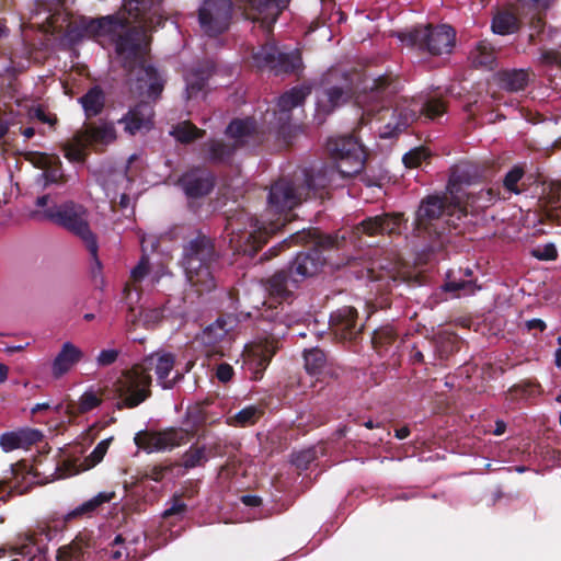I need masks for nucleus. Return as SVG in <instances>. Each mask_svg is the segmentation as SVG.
<instances>
[{
  "mask_svg": "<svg viewBox=\"0 0 561 561\" xmlns=\"http://www.w3.org/2000/svg\"><path fill=\"white\" fill-rule=\"evenodd\" d=\"M302 199L300 186H296L286 179L276 181L271 185L266 210L277 217L267 222L261 221L243 208L230 213L225 227L230 247L237 253L255 255L270 237L290 221V211Z\"/></svg>",
  "mask_w": 561,
  "mask_h": 561,
  "instance_id": "1",
  "label": "nucleus"
},
{
  "mask_svg": "<svg viewBox=\"0 0 561 561\" xmlns=\"http://www.w3.org/2000/svg\"><path fill=\"white\" fill-rule=\"evenodd\" d=\"M402 89L400 77L392 72L380 75L368 84L360 72L331 70L323 78L320 103L324 112L331 113L352 99H355L358 105L371 101L375 104L364 107V115L374 117L381 111H389V105Z\"/></svg>",
  "mask_w": 561,
  "mask_h": 561,
  "instance_id": "2",
  "label": "nucleus"
},
{
  "mask_svg": "<svg viewBox=\"0 0 561 561\" xmlns=\"http://www.w3.org/2000/svg\"><path fill=\"white\" fill-rule=\"evenodd\" d=\"M115 497V492H100L92 499L83 502L72 511L64 515L54 514L46 520L37 525L36 530L26 535L25 541L18 548V552L31 560H43L47 551L46 541L51 540L58 533L67 528L73 519L81 517H91L103 504L111 502Z\"/></svg>",
  "mask_w": 561,
  "mask_h": 561,
  "instance_id": "3",
  "label": "nucleus"
},
{
  "mask_svg": "<svg viewBox=\"0 0 561 561\" xmlns=\"http://www.w3.org/2000/svg\"><path fill=\"white\" fill-rule=\"evenodd\" d=\"M217 260L214 240L206 234L197 233L183 244L181 263L197 293H209L216 287L214 265Z\"/></svg>",
  "mask_w": 561,
  "mask_h": 561,
  "instance_id": "4",
  "label": "nucleus"
},
{
  "mask_svg": "<svg viewBox=\"0 0 561 561\" xmlns=\"http://www.w3.org/2000/svg\"><path fill=\"white\" fill-rule=\"evenodd\" d=\"M307 238H312L313 247L307 251L299 252L293 263L288 266L294 277L299 283L308 277L314 276L324 265L327 259L323 256V251L337 247V237L330 234H316L305 230L293 233L288 239L283 240L275 247H272L266 253L264 259L270 260L277 256L280 251L288 249L291 244L306 242Z\"/></svg>",
  "mask_w": 561,
  "mask_h": 561,
  "instance_id": "5",
  "label": "nucleus"
},
{
  "mask_svg": "<svg viewBox=\"0 0 561 561\" xmlns=\"http://www.w3.org/2000/svg\"><path fill=\"white\" fill-rule=\"evenodd\" d=\"M225 134L232 141L210 139L204 144L206 159L214 164L229 165L238 149L256 148L266 139L265 133L253 117L232 119Z\"/></svg>",
  "mask_w": 561,
  "mask_h": 561,
  "instance_id": "6",
  "label": "nucleus"
},
{
  "mask_svg": "<svg viewBox=\"0 0 561 561\" xmlns=\"http://www.w3.org/2000/svg\"><path fill=\"white\" fill-rule=\"evenodd\" d=\"M44 216L51 222L78 237L84 243L93 261L91 267L92 274L93 276L100 274L102 263L98 256V238L90 228L88 210L85 207L75 202H66L58 206L45 209Z\"/></svg>",
  "mask_w": 561,
  "mask_h": 561,
  "instance_id": "7",
  "label": "nucleus"
},
{
  "mask_svg": "<svg viewBox=\"0 0 561 561\" xmlns=\"http://www.w3.org/2000/svg\"><path fill=\"white\" fill-rule=\"evenodd\" d=\"M458 211V203H451L446 195L424 197L415 213L413 233L428 241L438 240L448 229L449 217Z\"/></svg>",
  "mask_w": 561,
  "mask_h": 561,
  "instance_id": "8",
  "label": "nucleus"
},
{
  "mask_svg": "<svg viewBox=\"0 0 561 561\" xmlns=\"http://www.w3.org/2000/svg\"><path fill=\"white\" fill-rule=\"evenodd\" d=\"M446 112V104L437 98L407 100L396 103L390 119L380 131L381 138H393L408 129L417 118L425 116L435 119Z\"/></svg>",
  "mask_w": 561,
  "mask_h": 561,
  "instance_id": "9",
  "label": "nucleus"
},
{
  "mask_svg": "<svg viewBox=\"0 0 561 561\" xmlns=\"http://www.w3.org/2000/svg\"><path fill=\"white\" fill-rule=\"evenodd\" d=\"M116 139L114 123L100 121L77 130L70 140L62 144V151L68 161L82 163L87 160L89 147L107 146Z\"/></svg>",
  "mask_w": 561,
  "mask_h": 561,
  "instance_id": "10",
  "label": "nucleus"
},
{
  "mask_svg": "<svg viewBox=\"0 0 561 561\" xmlns=\"http://www.w3.org/2000/svg\"><path fill=\"white\" fill-rule=\"evenodd\" d=\"M327 151L342 178H352L365 167L367 153L354 135H339L327 141Z\"/></svg>",
  "mask_w": 561,
  "mask_h": 561,
  "instance_id": "11",
  "label": "nucleus"
},
{
  "mask_svg": "<svg viewBox=\"0 0 561 561\" xmlns=\"http://www.w3.org/2000/svg\"><path fill=\"white\" fill-rule=\"evenodd\" d=\"M152 378L140 363L122 371L114 383V390L118 398L116 408L134 409L151 397Z\"/></svg>",
  "mask_w": 561,
  "mask_h": 561,
  "instance_id": "12",
  "label": "nucleus"
},
{
  "mask_svg": "<svg viewBox=\"0 0 561 561\" xmlns=\"http://www.w3.org/2000/svg\"><path fill=\"white\" fill-rule=\"evenodd\" d=\"M408 43L431 56L449 55L456 45V31L448 24H426L413 27L407 35Z\"/></svg>",
  "mask_w": 561,
  "mask_h": 561,
  "instance_id": "13",
  "label": "nucleus"
},
{
  "mask_svg": "<svg viewBox=\"0 0 561 561\" xmlns=\"http://www.w3.org/2000/svg\"><path fill=\"white\" fill-rule=\"evenodd\" d=\"M253 65L275 76H300L304 70L301 53L298 49L280 51L274 42H267L252 53Z\"/></svg>",
  "mask_w": 561,
  "mask_h": 561,
  "instance_id": "14",
  "label": "nucleus"
},
{
  "mask_svg": "<svg viewBox=\"0 0 561 561\" xmlns=\"http://www.w3.org/2000/svg\"><path fill=\"white\" fill-rule=\"evenodd\" d=\"M127 23V18L111 14L101 18H85L69 24L67 36L72 43H79L85 38L110 37L122 31Z\"/></svg>",
  "mask_w": 561,
  "mask_h": 561,
  "instance_id": "15",
  "label": "nucleus"
},
{
  "mask_svg": "<svg viewBox=\"0 0 561 561\" xmlns=\"http://www.w3.org/2000/svg\"><path fill=\"white\" fill-rule=\"evenodd\" d=\"M231 15V0H205L198 10L201 27L210 37L218 36L228 30Z\"/></svg>",
  "mask_w": 561,
  "mask_h": 561,
  "instance_id": "16",
  "label": "nucleus"
},
{
  "mask_svg": "<svg viewBox=\"0 0 561 561\" xmlns=\"http://www.w3.org/2000/svg\"><path fill=\"white\" fill-rule=\"evenodd\" d=\"M408 219L403 213H382L376 216H369L363 219L354 228L357 236H400L407 228Z\"/></svg>",
  "mask_w": 561,
  "mask_h": 561,
  "instance_id": "17",
  "label": "nucleus"
},
{
  "mask_svg": "<svg viewBox=\"0 0 561 561\" xmlns=\"http://www.w3.org/2000/svg\"><path fill=\"white\" fill-rule=\"evenodd\" d=\"M263 306L260 317L272 324L271 332L274 336H284L301 320L300 312L295 310L290 301H268Z\"/></svg>",
  "mask_w": 561,
  "mask_h": 561,
  "instance_id": "18",
  "label": "nucleus"
},
{
  "mask_svg": "<svg viewBox=\"0 0 561 561\" xmlns=\"http://www.w3.org/2000/svg\"><path fill=\"white\" fill-rule=\"evenodd\" d=\"M126 26L110 38L115 43L116 54L123 58V67L131 70L137 61L140 60L142 51L141 46L145 39V33L137 27Z\"/></svg>",
  "mask_w": 561,
  "mask_h": 561,
  "instance_id": "19",
  "label": "nucleus"
},
{
  "mask_svg": "<svg viewBox=\"0 0 561 561\" xmlns=\"http://www.w3.org/2000/svg\"><path fill=\"white\" fill-rule=\"evenodd\" d=\"M187 432L183 428L169 427L163 431H144L136 434L135 444L148 451L170 450L187 440Z\"/></svg>",
  "mask_w": 561,
  "mask_h": 561,
  "instance_id": "20",
  "label": "nucleus"
},
{
  "mask_svg": "<svg viewBox=\"0 0 561 561\" xmlns=\"http://www.w3.org/2000/svg\"><path fill=\"white\" fill-rule=\"evenodd\" d=\"M329 328L336 340L353 342L362 334L364 323L354 307L343 306L331 312Z\"/></svg>",
  "mask_w": 561,
  "mask_h": 561,
  "instance_id": "21",
  "label": "nucleus"
},
{
  "mask_svg": "<svg viewBox=\"0 0 561 561\" xmlns=\"http://www.w3.org/2000/svg\"><path fill=\"white\" fill-rule=\"evenodd\" d=\"M278 350V341L264 339L245 347L244 368L250 371V378L260 380L273 356Z\"/></svg>",
  "mask_w": 561,
  "mask_h": 561,
  "instance_id": "22",
  "label": "nucleus"
},
{
  "mask_svg": "<svg viewBox=\"0 0 561 561\" xmlns=\"http://www.w3.org/2000/svg\"><path fill=\"white\" fill-rule=\"evenodd\" d=\"M339 171L332 165H322L320 169H306L304 183L300 186L304 199H324L330 195V187Z\"/></svg>",
  "mask_w": 561,
  "mask_h": 561,
  "instance_id": "23",
  "label": "nucleus"
},
{
  "mask_svg": "<svg viewBox=\"0 0 561 561\" xmlns=\"http://www.w3.org/2000/svg\"><path fill=\"white\" fill-rule=\"evenodd\" d=\"M140 365L148 374H150L151 370L154 371L157 382L163 389H172L183 377L182 374L175 373L174 377L169 378L175 365V356L172 353H152L146 356L140 362Z\"/></svg>",
  "mask_w": 561,
  "mask_h": 561,
  "instance_id": "24",
  "label": "nucleus"
},
{
  "mask_svg": "<svg viewBox=\"0 0 561 561\" xmlns=\"http://www.w3.org/2000/svg\"><path fill=\"white\" fill-rule=\"evenodd\" d=\"M154 114V107L150 102L140 101L129 107L117 123L124 125L126 134L135 136L138 133H147L153 128Z\"/></svg>",
  "mask_w": 561,
  "mask_h": 561,
  "instance_id": "25",
  "label": "nucleus"
},
{
  "mask_svg": "<svg viewBox=\"0 0 561 561\" xmlns=\"http://www.w3.org/2000/svg\"><path fill=\"white\" fill-rule=\"evenodd\" d=\"M214 173L205 168H193L183 173L178 180L179 186L188 198H202L211 193L215 187Z\"/></svg>",
  "mask_w": 561,
  "mask_h": 561,
  "instance_id": "26",
  "label": "nucleus"
},
{
  "mask_svg": "<svg viewBox=\"0 0 561 561\" xmlns=\"http://www.w3.org/2000/svg\"><path fill=\"white\" fill-rule=\"evenodd\" d=\"M302 357L306 371L317 380L327 381L339 376V367L334 359L320 347L304 350Z\"/></svg>",
  "mask_w": 561,
  "mask_h": 561,
  "instance_id": "27",
  "label": "nucleus"
},
{
  "mask_svg": "<svg viewBox=\"0 0 561 561\" xmlns=\"http://www.w3.org/2000/svg\"><path fill=\"white\" fill-rule=\"evenodd\" d=\"M480 176L481 172L474 163L461 161L451 168L447 190L456 201L461 199L465 193L462 185H471Z\"/></svg>",
  "mask_w": 561,
  "mask_h": 561,
  "instance_id": "28",
  "label": "nucleus"
},
{
  "mask_svg": "<svg viewBox=\"0 0 561 561\" xmlns=\"http://www.w3.org/2000/svg\"><path fill=\"white\" fill-rule=\"evenodd\" d=\"M300 283L289 268H283L275 272L266 280V288L270 293V301H289L294 297V289Z\"/></svg>",
  "mask_w": 561,
  "mask_h": 561,
  "instance_id": "29",
  "label": "nucleus"
},
{
  "mask_svg": "<svg viewBox=\"0 0 561 561\" xmlns=\"http://www.w3.org/2000/svg\"><path fill=\"white\" fill-rule=\"evenodd\" d=\"M215 70L216 68L214 62L206 60L193 67L185 75L186 100L196 99L201 93L205 92L208 81L214 76Z\"/></svg>",
  "mask_w": 561,
  "mask_h": 561,
  "instance_id": "30",
  "label": "nucleus"
},
{
  "mask_svg": "<svg viewBox=\"0 0 561 561\" xmlns=\"http://www.w3.org/2000/svg\"><path fill=\"white\" fill-rule=\"evenodd\" d=\"M289 2L290 0H248L249 7L253 12V20L261 21L268 31Z\"/></svg>",
  "mask_w": 561,
  "mask_h": 561,
  "instance_id": "31",
  "label": "nucleus"
},
{
  "mask_svg": "<svg viewBox=\"0 0 561 561\" xmlns=\"http://www.w3.org/2000/svg\"><path fill=\"white\" fill-rule=\"evenodd\" d=\"M43 438L41 431L35 428H19L18 431L5 432L0 435V447L9 453L15 449H28L39 443Z\"/></svg>",
  "mask_w": 561,
  "mask_h": 561,
  "instance_id": "32",
  "label": "nucleus"
},
{
  "mask_svg": "<svg viewBox=\"0 0 561 561\" xmlns=\"http://www.w3.org/2000/svg\"><path fill=\"white\" fill-rule=\"evenodd\" d=\"M466 196V201L463 202V206L461 207V199H458V219H460L461 215H466L468 208L471 210L485 209L492 206L496 201L501 198V190L500 187H489L481 188L478 192L469 191L463 193Z\"/></svg>",
  "mask_w": 561,
  "mask_h": 561,
  "instance_id": "33",
  "label": "nucleus"
},
{
  "mask_svg": "<svg viewBox=\"0 0 561 561\" xmlns=\"http://www.w3.org/2000/svg\"><path fill=\"white\" fill-rule=\"evenodd\" d=\"M83 357V352L71 342L62 344L51 366L53 375L60 378L67 374Z\"/></svg>",
  "mask_w": 561,
  "mask_h": 561,
  "instance_id": "34",
  "label": "nucleus"
},
{
  "mask_svg": "<svg viewBox=\"0 0 561 561\" xmlns=\"http://www.w3.org/2000/svg\"><path fill=\"white\" fill-rule=\"evenodd\" d=\"M529 69H502L495 73L499 87L507 92H519L529 83Z\"/></svg>",
  "mask_w": 561,
  "mask_h": 561,
  "instance_id": "35",
  "label": "nucleus"
},
{
  "mask_svg": "<svg viewBox=\"0 0 561 561\" xmlns=\"http://www.w3.org/2000/svg\"><path fill=\"white\" fill-rule=\"evenodd\" d=\"M78 102L82 106L85 118L91 119L104 111L106 95L100 85H93L78 99Z\"/></svg>",
  "mask_w": 561,
  "mask_h": 561,
  "instance_id": "36",
  "label": "nucleus"
},
{
  "mask_svg": "<svg viewBox=\"0 0 561 561\" xmlns=\"http://www.w3.org/2000/svg\"><path fill=\"white\" fill-rule=\"evenodd\" d=\"M102 402V397L94 390L89 389L80 396L78 401L69 399L65 407V413L69 417H77L96 409Z\"/></svg>",
  "mask_w": 561,
  "mask_h": 561,
  "instance_id": "37",
  "label": "nucleus"
},
{
  "mask_svg": "<svg viewBox=\"0 0 561 561\" xmlns=\"http://www.w3.org/2000/svg\"><path fill=\"white\" fill-rule=\"evenodd\" d=\"M423 344H431L434 347L435 356L442 360L459 351V337L455 333H440L434 340Z\"/></svg>",
  "mask_w": 561,
  "mask_h": 561,
  "instance_id": "38",
  "label": "nucleus"
},
{
  "mask_svg": "<svg viewBox=\"0 0 561 561\" xmlns=\"http://www.w3.org/2000/svg\"><path fill=\"white\" fill-rule=\"evenodd\" d=\"M149 273V262L148 259L142 256L138 264L131 270L130 272V280L133 283H127L123 289V299L125 304L128 306V311L130 313L134 312V307L131 306V302H129L131 290H136L137 299L139 298L138 287L137 284L140 283Z\"/></svg>",
  "mask_w": 561,
  "mask_h": 561,
  "instance_id": "39",
  "label": "nucleus"
},
{
  "mask_svg": "<svg viewBox=\"0 0 561 561\" xmlns=\"http://www.w3.org/2000/svg\"><path fill=\"white\" fill-rule=\"evenodd\" d=\"M398 332L390 325H381L374 330L371 335V345L378 354H383L397 342Z\"/></svg>",
  "mask_w": 561,
  "mask_h": 561,
  "instance_id": "40",
  "label": "nucleus"
},
{
  "mask_svg": "<svg viewBox=\"0 0 561 561\" xmlns=\"http://www.w3.org/2000/svg\"><path fill=\"white\" fill-rule=\"evenodd\" d=\"M309 93L310 89L308 87H294L279 96L277 106L280 112L288 113L294 107L301 105Z\"/></svg>",
  "mask_w": 561,
  "mask_h": 561,
  "instance_id": "41",
  "label": "nucleus"
},
{
  "mask_svg": "<svg viewBox=\"0 0 561 561\" xmlns=\"http://www.w3.org/2000/svg\"><path fill=\"white\" fill-rule=\"evenodd\" d=\"M491 27L495 34L508 35L518 31L519 22L514 13L501 11L494 15Z\"/></svg>",
  "mask_w": 561,
  "mask_h": 561,
  "instance_id": "42",
  "label": "nucleus"
},
{
  "mask_svg": "<svg viewBox=\"0 0 561 561\" xmlns=\"http://www.w3.org/2000/svg\"><path fill=\"white\" fill-rule=\"evenodd\" d=\"M525 176V168L522 164L514 165L511 170L506 172L503 178V190L510 195L522 194L526 191V185L520 183L523 178Z\"/></svg>",
  "mask_w": 561,
  "mask_h": 561,
  "instance_id": "43",
  "label": "nucleus"
},
{
  "mask_svg": "<svg viewBox=\"0 0 561 561\" xmlns=\"http://www.w3.org/2000/svg\"><path fill=\"white\" fill-rule=\"evenodd\" d=\"M472 64L492 70L496 66L494 48L486 42H480L471 53Z\"/></svg>",
  "mask_w": 561,
  "mask_h": 561,
  "instance_id": "44",
  "label": "nucleus"
},
{
  "mask_svg": "<svg viewBox=\"0 0 561 561\" xmlns=\"http://www.w3.org/2000/svg\"><path fill=\"white\" fill-rule=\"evenodd\" d=\"M196 492L194 488H191L183 493H174L170 500V506L162 513V518L176 517L178 520H181L187 511V505L182 501V497H193Z\"/></svg>",
  "mask_w": 561,
  "mask_h": 561,
  "instance_id": "45",
  "label": "nucleus"
},
{
  "mask_svg": "<svg viewBox=\"0 0 561 561\" xmlns=\"http://www.w3.org/2000/svg\"><path fill=\"white\" fill-rule=\"evenodd\" d=\"M171 135L181 144H191L205 135V130L196 127L192 122L185 121L175 125Z\"/></svg>",
  "mask_w": 561,
  "mask_h": 561,
  "instance_id": "46",
  "label": "nucleus"
},
{
  "mask_svg": "<svg viewBox=\"0 0 561 561\" xmlns=\"http://www.w3.org/2000/svg\"><path fill=\"white\" fill-rule=\"evenodd\" d=\"M208 461L206 446L192 445L181 458V466L186 470L204 466Z\"/></svg>",
  "mask_w": 561,
  "mask_h": 561,
  "instance_id": "47",
  "label": "nucleus"
},
{
  "mask_svg": "<svg viewBox=\"0 0 561 561\" xmlns=\"http://www.w3.org/2000/svg\"><path fill=\"white\" fill-rule=\"evenodd\" d=\"M261 411L255 405H249L229 416L227 423L231 426L247 427L256 423L261 416Z\"/></svg>",
  "mask_w": 561,
  "mask_h": 561,
  "instance_id": "48",
  "label": "nucleus"
},
{
  "mask_svg": "<svg viewBox=\"0 0 561 561\" xmlns=\"http://www.w3.org/2000/svg\"><path fill=\"white\" fill-rule=\"evenodd\" d=\"M130 12H135V16L146 20L148 14L156 15L159 13L162 0H126Z\"/></svg>",
  "mask_w": 561,
  "mask_h": 561,
  "instance_id": "49",
  "label": "nucleus"
},
{
  "mask_svg": "<svg viewBox=\"0 0 561 561\" xmlns=\"http://www.w3.org/2000/svg\"><path fill=\"white\" fill-rule=\"evenodd\" d=\"M444 291L453 293L455 297L460 296V291H473V282L471 279H463L456 277L454 272H448L446 280L442 286Z\"/></svg>",
  "mask_w": 561,
  "mask_h": 561,
  "instance_id": "50",
  "label": "nucleus"
},
{
  "mask_svg": "<svg viewBox=\"0 0 561 561\" xmlns=\"http://www.w3.org/2000/svg\"><path fill=\"white\" fill-rule=\"evenodd\" d=\"M146 79L149 81L147 89L148 98L157 100L163 91V81L159 77L157 69L153 66H145L141 64Z\"/></svg>",
  "mask_w": 561,
  "mask_h": 561,
  "instance_id": "51",
  "label": "nucleus"
},
{
  "mask_svg": "<svg viewBox=\"0 0 561 561\" xmlns=\"http://www.w3.org/2000/svg\"><path fill=\"white\" fill-rule=\"evenodd\" d=\"M57 561H85V552L79 541H72L68 546L57 550Z\"/></svg>",
  "mask_w": 561,
  "mask_h": 561,
  "instance_id": "52",
  "label": "nucleus"
},
{
  "mask_svg": "<svg viewBox=\"0 0 561 561\" xmlns=\"http://www.w3.org/2000/svg\"><path fill=\"white\" fill-rule=\"evenodd\" d=\"M43 176L46 183L64 184L67 181L58 156H55L51 163H49V168L44 171Z\"/></svg>",
  "mask_w": 561,
  "mask_h": 561,
  "instance_id": "53",
  "label": "nucleus"
},
{
  "mask_svg": "<svg viewBox=\"0 0 561 561\" xmlns=\"http://www.w3.org/2000/svg\"><path fill=\"white\" fill-rule=\"evenodd\" d=\"M139 316L146 329L154 328L164 318V307L144 308Z\"/></svg>",
  "mask_w": 561,
  "mask_h": 561,
  "instance_id": "54",
  "label": "nucleus"
},
{
  "mask_svg": "<svg viewBox=\"0 0 561 561\" xmlns=\"http://www.w3.org/2000/svg\"><path fill=\"white\" fill-rule=\"evenodd\" d=\"M317 458L314 448L305 449L293 455L291 462L299 470H307L309 465Z\"/></svg>",
  "mask_w": 561,
  "mask_h": 561,
  "instance_id": "55",
  "label": "nucleus"
},
{
  "mask_svg": "<svg viewBox=\"0 0 561 561\" xmlns=\"http://www.w3.org/2000/svg\"><path fill=\"white\" fill-rule=\"evenodd\" d=\"M531 255L541 261H553L558 257V251L553 243H547L534 249Z\"/></svg>",
  "mask_w": 561,
  "mask_h": 561,
  "instance_id": "56",
  "label": "nucleus"
},
{
  "mask_svg": "<svg viewBox=\"0 0 561 561\" xmlns=\"http://www.w3.org/2000/svg\"><path fill=\"white\" fill-rule=\"evenodd\" d=\"M56 154H49L46 152H30L27 160L37 169L43 171L49 168V163L54 160Z\"/></svg>",
  "mask_w": 561,
  "mask_h": 561,
  "instance_id": "57",
  "label": "nucleus"
},
{
  "mask_svg": "<svg viewBox=\"0 0 561 561\" xmlns=\"http://www.w3.org/2000/svg\"><path fill=\"white\" fill-rule=\"evenodd\" d=\"M425 157L426 154L423 148H415L407 152L402 161L407 168H417Z\"/></svg>",
  "mask_w": 561,
  "mask_h": 561,
  "instance_id": "58",
  "label": "nucleus"
},
{
  "mask_svg": "<svg viewBox=\"0 0 561 561\" xmlns=\"http://www.w3.org/2000/svg\"><path fill=\"white\" fill-rule=\"evenodd\" d=\"M173 469V465H154L147 469L146 477L152 481L161 482Z\"/></svg>",
  "mask_w": 561,
  "mask_h": 561,
  "instance_id": "59",
  "label": "nucleus"
},
{
  "mask_svg": "<svg viewBox=\"0 0 561 561\" xmlns=\"http://www.w3.org/2000/svg\"><path fill=\"white\" fill-rule=\"evenodd\" d=\"M206 446L207 457H224L227 454L228 445L221 438L208 443Z\"/></svg>",
  "mask_w": 561,
  "mask_h": 561,
  "instance_id": "60",
  "label": "nucleus"
},
{
  "mask_svg": "<svg viewBox=\"0 0 561 561\" xmlns=\"http://www.w3.org/2000/svg\"><path fill=\"white\" fill-rule=\"evenodd\" d=\"M545 25H546V23H545L543 18L540 15V12H538V14H536L531 18L530 26L534 32L529 34V38H528L529 44L537 43V38L543 32Z\"/></svg>",
  "mask_w": 561,
  "mask_h": 561,
  "instance_id": "61",
  "label": "nucleus"
},
{
  "mask_svg": "<svg viewBox=\"0 0 561 561\" xmlns=\"http://www.w3.org/2000/svg\"><path fill=\"white\" fill-rule=\"evenodd\" d=\"M111 440L112 438L103 439L95 446V448L89 456V459L92 462V465L99 463L104 458L105 454L107 453Z\"/></svg>",
  "mask_w": 561,
  "mask_h": 561,
  "instance_id": "62",
  "label": "nucleus"
},
{
  "mask_svg": "<svg viewBox=\"0 0 561 561\" xmlns=\"http://www.w3.org/2000/svg\"><path fill=\"white\" fill-rule=\"evenodd\" d=\"M119 356L117 350H102L96 357V363L100 367H106L114 364Z\"/></svg>",
  "mask_w": 561,
  "mask_h": 561,
  "instance_id": "63",
  "label": "nucleus"
},
{
  "mask_svg": "<svg viewBox=\"0 0 561 561\" xmlns=\"http://www.w3.org/2000/svg\"><path fill=\"white\" fill-rule=\"evenodd\" d=\"M540 61L547 66H561V53L553 49H542L540 54Z\"/></svg>",
  "mask_w": 561,
  "mask_h": 561,
  "instance_id": "64",
  "label": "nucleus"
}]
</instances>
